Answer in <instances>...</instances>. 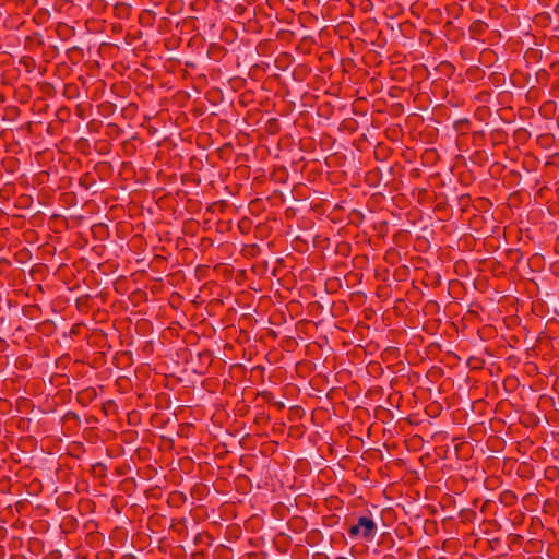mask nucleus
<instances>
[{"mask_svg":"<svg viewBox=\"0 0 559 559\" xmlns=\"http://www.w3.org/2000/svg\"><path fill=\"white\" fill-rule=\"evenodd\" d=\"M79 331H80V325H73L71 328V332L70 333L76 335V334H79Z\"/></svg>","mask_w":559,"mask_h":559,"instance_id":"17","label":"nucleus"},{"mask_svg":"<svg viewBox=\"0 0 559 559\" xmlns=\"http://www.w3.org/2000/svg\"><path fill=\"white\" fill-rule=\"evenodd\" d=\"M288 528L295 533H301L307 528V521L302 516H293L287 522Z\"/></svg>","mask_w":559,"mask_h":559,"instance_id":"3","label":"nucleus"},{"mask_svg":"<svg viewBox=\"0 0 559 559\" xmlns=\"http://www.w3.org/2000/svg\"><path fill=\"white\" fill-rule=\"evenodd\" d=\"M307 292H310V287L307 285L304 287Z\"/></svg>","mask_w":559,"mask_h":559,"instance_id":"22","label":"nucleus"},{"mask_svg":"<svg viewBox=\"0 0 559 559\" xmlns=\"http://www.w3.org/2000/svg\"><path fill=\"white\" fill-rule=\"evenodd\" d=\"M36 287H37L38 290H40V293H43L40 285H36Z\"/></svg>","mask_w":559,"mask_h":559,"instance_id":"20","label":"nucleus"},{"mask_svg":"<svg viewBox=\"0 0 559 559\" xmlns=\"http://www.w3.org/2000/svg\"><path fill=\"white\" fill-rule=\"evenodd\" d=\"M261 397L266 402V403H273L274 402V395L272 392L270 391H263L260 393Z\"/></svg>","mask_w":559,"mask_h":559,"instance_id":"12","label":"nucleus"},{"mask_svg":"<svg viewBox=\"0 0 559 559\" xmlns=\"http://www.w3.org/2000/svg\"><path fill=\"white\" fill-rule=\"evenodd\" d=\"M253 289H257V287H252ZM258 290H261V286L259 285Z\"/></svg>","mask_w":559,"mask_h":559,"instance_id":"23","label":"nucleus"},{"mask_svg":"<svg viewBox=\"0 0 559 559\" xmlns=\"http://www.w3.org/2000/svg\"><path fill=\"white\" fill-rule=\"evenodd\" d=\"M147 298V293L142 289H134L130 295V299L134 305H138L142 301H146Z\"/></svg>","mask_w":559,"mask_h":559,"instance_id":"10","label":"nucleus"},{"mask_svg":"<svg viewBox=\"0 0 559 559\" xmlns=\"http://www.w3.org/2000/svg\"><path fill=\"white\" fill-rule=\"evenodd\" d=\"M378 532V525L370 515H361L358 518L356 524L352 525L348 530V536L352 539H362L370 543L374 539Z\"/></svg>","mask_w":559,"mask_h":559,"instance_id":"1","label":"nucleus"},{"mask_svg":"<svg viewBox=\"0 0 559 559\" xmlns=\"http://www.w3.org/2000/svg\"><path fill=\"white\" fill-rule=\"evenodd\" d=\"M205 286H206V284H204V285L200 288V290H201V292H203V290L205 289Z\"/></svg>","mask_w":559,"mask_h":559,"instance_id":"21","label":"nucleus"},{"mask_svg":"<svg viewBox=\"0 0 559 559\" xmlns=\"http://www.w3.org/2000/svg\"><path fill=\"white\" fill-rule=\"evenodd\" d=\"M318 289L325 290L328 294H334L341 288L342 282H318Z\"/></svg>","mask_w":559,"mask_h":559,"instance_id":"8","label":"nucleus"},{"mask_svg":"<svg viewBox=\"0 0 559 559\" xmlns=\"http://www.w3.org/2000/svg\"><path fill=\"white\" fill-rule=\"evenodd\" d=\"M323 539V534L320 530L313 528L306 535V543L310 546L318 545Z\"/></svg>","mask_w":559,"mask_h":559,"instance_id":"6","label":"nucleus"},{"mask_svg":"<svg viewBox=\"0 0 559 559\" xmlns=\"http://www.w3.org/2000/svg\"><path fill=\"white\" fill-rule=\"evenodd\" d=\"M449 287L453 290H455L457 287L462 286V282L455 281V282H449Z\"/></svg>","mask_w":559,"mask_h":559,"instance_id":"15","label":"nucleus"},{"mask_svg":"<svg viewBox=\"0 0 559 559\" xmlns=\"http://www.w3.org/2000/svg\"><path fill=\"white\" fill-rule=\"evenodd\" d=\"M287 285L284 284V282L278 281L276 282L277 287L276 292L285 299H288L292 297V288L295 282H286Z\"/></svg>","mask_w":559,"mask_h":559,"instance_id":"7","label":"nucleus"},{"mask_svg":"<svg viewBox=\"0 0 559 559\" xmlns=\"http://www.w3.org/2000/svg\"><path fill=\"white\" fill-rule=\"evenodd\" d=\"M274 405L278 408V409H283L285 407L284 403L281 402V401H277V402H273Z\"/></svg>","mask_w":559,"mask_h":559,"instance_id":"18","label":"nucleus"},{"mask_svg":"<svg viewBox=\"0 0 559 559\" xmlns=\"http://www.w3.org/2000/svg\"><path fill=\"white\" fill-rule=\"evenodd\" d=\"M97 397V391L93 386L85 388L76 393V402L83 407L88 406Z\"/></svg>","mask_w":559,"mask_h":559,"instance_id":"2","label":"nucleus"},{"mask_svg":"<svg viewBox=\"0 0 559 559\" xmlns=\"http://www.w3.org/2000/svg\"><path fill=\"white\" fill-rule=\"evenodd\" d=\"M378 545L390 550L395 546V539L390 532H384L381 534Z\"/></svg>","mask_w":559,"mask_h":559,"instance_id":"9","label":"nucleus"},{"mask_svg":"<svg viewBox=\"0 0 559 559\" xmlns=\"http://www.w3.org/2000/svg\"><path fill=\"white\" fill-rule=\"evenodd\" d=\"M381 559H396V557L393 554H386Z\"/></svg>","mask_w":559,"mask_h":559,"instance_id":"19","label":"nucleus"},{"mask_svg":"<svg viewBox=\"0 0 559 559\" xmlns=\"http://www.w3.org/2000/svg\"><path fill=\"white\" fill-rule=\"evenodd\" d=\"M499 501L506 507H512L518 501V496L512 490H503L499 495Z\"/></svg>","mask_w":559,"mask_h":559,"instance_id":"5","label":"nucleus"},{"mask_svg":"<svg viewBox=\"0 0 559 559\" xmlns=\"http://www.w3.org/2000/svg\"><path fill=\"white\" fill-rule=\"evenodd\" d=\"M56 329V325L52 321L50 320H46L44 322H41L40 324H38V328H37V331L41 332V333H52Z\"/></svg>","mask_w":559,"mask_h":559,"instance_id":"11","label":"nucleus"},{"mask_svg":"<svg viewBox=\"0 0 559 559\" xmlns=\"http://www.w3.org/2000/svg\"><path fill=\"white\" fill-rule=\"evenodd\" d=\"M112 284H114L115 289H116L117 292H119V290H120V288L123 286L124 282H122V281H119V282H112Z\"/></svg>","mask_w":559,"mask_h":559,"instance_id":"16","label":"nucleus"},{"mask_svg":"<svg viewBox=\"0 0 559 559\" xmlns=\"http://www.w3.org/2000/svg\"><path fill=\"white\" fill-rule=\"evenodd\" d=\"M487 282H476V281H473L472 282V285L475 289H484V287L486 286Z\"/></svg>","mask_w":559,"mask_h":559,"instance_id":"14","label":"nucleus"},{"mask_svg":"<svg viewBox=\"0 0 559 559\" xmlns=\"http://www.w3.org/2000/svg\"><path fill=\"white\" fill-rule=\"evenodd\" d=\"M62 421L67 425L68 429H79L81 425L79 415L72 411H69L63 415Z\"/></svg>","mask_w":559,"mask_h":559,"instance_id":"4","label":"nucleus"},{"mask_svg":"<svg viewBox=\"0 0 559 559\" xmlns=\"http://www.w3.org/2000/svg\"><path fill=\"white\" fill-rule=\"evenodd\" d=\"M557 473H558V469L556 467H548L546 469V474H547L546 477L548 479H554Z\"/></svg>","mask_w":559,"mask_h":559,"instance_id":"13","label":"nucleus"}]
</instances>
